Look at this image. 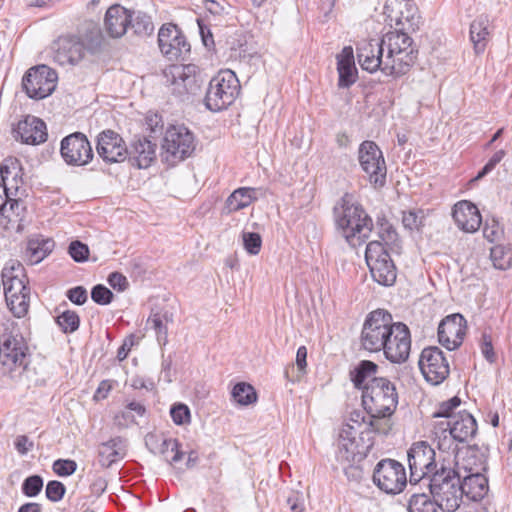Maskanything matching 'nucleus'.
Segmentation results:
<instances>
[{
	"label": "nucleus",
	"instance_id": "1",
	"mask_svg": "<svg viewBox=\"0 0 512 512\" xmlns=\"http://www.w3.org/2000/svg\"><path fill=\"white\" fill-rule=\"evenodd\" d=\"M333 212L337 229L351 246L369 237L373 221L351 194L345 193L334 206Z\"/></svg>",
	"mask_w": 512,
	"mask_h": 512
},
{
	"label": "nucleus",
	"instance_id": "2",
	"mask_svg": "<svg viewBox=\"0 0 512 512\" xmlns=\"http://www.w3.org/2000/svg\"><path fill=\"white\" fill-rule=\"evenodd\" d=\"M409 32L394 30L387 32L381 41L385 53L384 73L395 77L406 74L414 65L418 51Z\"/></svg>",
	"mask_w": 512,
	"mask_h": 512
},
{
	"label": "nucleus",
	"instance_id": "3",
	"mask_svg": "<svg viewBox=\"0 0 512 512\" xmlns=\"http://www.w3.org/2000/svg\"><path fill=\"white\" fill-rule=\"evenodd\" d=\"M462 474L452 468H446L443 464L438 472L428 479L424 485L428 487L431 496L438 501L443 512H455L463 500L461 490Z\"/></svg>",
	"mask_w": 512,
	"mask_h": 512
},
{
	"label": "nucleus",
	"instance_id": "4",
	"mask_svg": "<svg viewBox=\"0 0 512 512\" xmlns=\"http://www.w3.org/2000/svg\"><path fill=\"white\" fill-rule=\"evenodd\" d=\"M362 403L372 417H390L398 404L395 384L385 377H373L363 387Z\"/></svg>",
	"mask_w": 512,
	"mask_h": 512
},
{
	"label": "nucleus",
	"instance_id": "5",
	"mask_svg": "<svg viewBox=\"0 0 512 512\" xmlns=\"http://www.w3.org/2000/svg\"><path fill=\"white\" fill-rule=\"evenodd\" d=\"M165 85L178 97L195 95L204 83L200 68L195 64L170 65L163 71Z\"/></svg>",
	"mask_w": 512,
	"mask_h": 512
},
{
	"label": "nucleus",
	"instance_id": "6",
	"mask_svg": "<svg viewBox=\"0 0 512 512\" xmlns=\"http://www.w3.org/2000/svg\"><path fill=\"white\" fill-rule=\"evenodd\" d=\"M240 92V83L231 70L220 71L209 83L205 105L211 111H220L231 105Z\"/></svg>",
	"mask_w": 512,
	"mask_h": 512
},
{
	"label": "nucleus",
	"instance_id": "7",
	"mask_svg": "<svg viewBox=\"0 0 512 512\" xmlns=\"http://www.w3.org/2000/svg\"><path fill=\"white\" fill-rule=\"evenodd\" d=\"M196 147L193 133L183 125L170 126L162 142V161L174 166L190 157Z\"/></svg>",
	"mask_w": 512,
	"mask_h": 512
},
{
	"label": "nucleus",
	"instance_id": "8",
	"mask_svg": "<svg viewBox=\"0 0 512 512\" xmlns=\"http://www.w3.org/2000/svg\"><path fill=\"white\" fill-rule=\"evenodd\" d=\"M394 321L392 315L382 309L370 312L362 327L361 347L369 352H380L390 335Z\"/></svg>",
	"mask_w": 512,
	"mask_h": 512
},
{
	"label": "nucleus",
	"instance_id": "9",
	"mask_svg": "<svg viewBox=\"0 0 512 512\" xmlns=\"http://www.w3.org/2000/svg\"><path fill=\"white\" fill-rule=\"evenodd\" d=\"M365 260L372 278L383 286H391L396 281V267L383 244L371 241L366 246Z\"/></svg>",
	"mask_w": 512,
	"mask_h": 512
},
{
	"label": "nucleus",
	"instance_id": "10",
	"mask_svg": "<svg viewBox=\"0 0 512 512\" xmlns=\"http://www.w3.org/2000/svg\"><path fill=\"white\" fill-rule=\"evenodd\" d=\"M28 346L21 335L5 332L0 340V365L4 372L21 374L28 366Z\"/></svg>",
	"mask_w": 512,
	"mask_h": 512
},
{
	"label": "nucleus",
	"instance_id": "11",
	"mask_svg": "<svg viewBox=\"0 0 512 512\" xmlns=\"http://www.w3.org/2000/svg\"><path fill=\"white\" fill-rule=\"evenodd\" d=\"M358 161L374 188H382L386 183L387 167L382 151L373 141H364L358 149Z\"/></svg>",
	"mask_w": 512,
	"mask_h": 512
},
{
	"label": "nucleus",
	"instance_id": "12",
	"mask_svg": "<svg viewBox=\"0 0 512 512\" xmlns=\"http://www.w3.org/2000/svg\"><path fill=\"white\" fill-rule=\"evenodd\" d=\"M408 464L411 484L422 482L424 485L434 472L440 470L435 462V451L425 442L412 445L408 451Z\"/></svg>",
	"mask_w": 512,
	"mask_h": 512
},
{
	"label": "nucleus",
	"instance_id": "13",
	"mask_svg": "<svg viewBox=\"0 0 512 512\" xmlns=\"http://www.w3.org/2000/svg\"><path fill=\"white\" fill-rule=\"evenodd\" d=\"M57 73L47 65H37L26 71L22 88L29 98L43 99L51 95L57 85Z\"/></svg>",
	"mask_w": 512,
	"mask_h": 512
},
{
	"label": "nucleus",
	"instance_id": "14",
	"mask_svg": "<svg viewBox=\"0 0 512 512\" xmlns=\"http://www.w3.org/2000/svg\"><path fill=\"white\" fill-rule=\"evenodd\" d=\"M373 482L387 494H398L407 484L405 468L396 460L383 459L374 469Z\"/></svg>",
	"mask_w": 512,
	"mask_h": 512
},
{
	"label": "nucleus",
	"instance_id": "15",
	"mask_svg": "<svg viewBox=\"0 0 512 512\" xmlns=\"http://www.w3.org/2000/svg\"><path fill=\"white\" fill-rule=\"evenodd\" d=\"M384 14L394 30L414 32L419 29L420 16L417 7L409 0H387Z\"/></svg>",
	"mask_w": 512,
	"mask_h": 512
},
{
	"label": "nucleus",
	"instance_id": "16",
	"mask_svg": "<svg viewBox=\"0 0 512 512\" xmlns=\"http://www.w3.org/2000/svg\"><path fill=\"white\" fill-rule=\"evenodd\" d=\"M158 46L161 54L170 61L185 59L191 49L182 30L173 23L163 24L159 29Z\"/></svg>",
	"mask_w": 512,
	"mask_h": 512
},
{
	"label": "nucleus",
	"instance_id": "17",
	"mask_svg": "<svg viewBox=\"0 0 512 512\" xmlns=\"http://www.w3.org/2000/svg\"><path fill=\"white\" fill-rule=\"evenodd\" d=\"M418 365L425 380L434 386L446 380L450 373L448 360L443 351L436 346L422 350Z\"/></svg>",
	"mask_w": 512,
	"mask_h": 512
},
{
	"label": "nucleus",
	"instance_id": "18",
	"mask_svg": "<svg viewBox=\"0 0 512 512\" xmlns=\"http://www.w3.org/2000/svg\"><path fill=\"white\" fill-rule=\"evenodd\" d=\"M60 153L64 161L72 166H84L93 159L92 146L81 132H75L63 138Z\"/></svg>",
	"mask_w": 512,
	"mask_h": 512
},
{
	"label": "nucleus",
	"instance_id": "19",
	"mask_svg": "<svg viewBox=\"0 0 512 512\" xmlns=\"http://www.w3.org/2000/svg\"><path fill=\"white\" fill-rule=\"evenodd\" d=\"M386 338V343L381 350L385 357L392 363L405 362L411 350L409 328L402 322H394L391 333Z\"/></svg>",
	"mask_w": 512,
	"mask_h": 512
},
{
	"label": "nucleus",
	"instance_id": "20",
	"mask_svg": "<svg viewBox=\"0 0 512 512\" xmlns=\"http://www.w3.org/2000/svg\"><path fill=\"white\" fill-rule=\"evenodd\" d=\"M466 332V320L459 314L446 316L438 326V341L446 349H457L463 342Z\"/></svg>",
	"mask_w": 512,
	"mask_h": 512
},
{
	"label": "nucleus",
	"instance_id": "21",
	"mask_svg": "<svg viewBox=\"0 0 512 512\" xmlns=\"http://www.w3.org/2000/svg\"><path fill=\"white\" fill-rule=\"evenodd\" d=\"M486 470L484 465H476L475 467L465 466V474L461 478V490L463 497L471 501H480L488 493V479L483 473Z\"/></svg>",
	"mask_w": 512,
	"mask_h": 512
},
{
	"label": "nucleus",
	"instance_id": "22",
	"mask_svg": "<svg viewBox=\"0 0 512 512\" xmlns=\"http://www.w3.org/2000/svg\"><path fill=\"white\" fill-rule=\"evenodd\" d=\"M53 59L61 66L75 65L79 63L84 55V46L79 36L65 35L54 42Z\"/></svg>",
	"mask_w": 512,
	"mask_h": 512
},
{
	"label": "nucleus",
	"instance_id": "23",
	"mask_svg": "<svg viewBox=\"0 0 512 512\" xmlns=\"http://www.w3.org/2000/svg\"><path fill=\"white\" fill-rule=\"evenodd\" d=\"M96 150L109 163L124 161L128 153L122 137L112 130H105L98 135Z\"/></svg>",
	"mask_w": 512,
	"mask_h": 512
},
{
	"label": "nucleus",
	"instance_id": "24",
	"mask_svg": "<svg viewBox=\"0 0 512 512\" xmlns=\"http://www.w3.org/2000/svg\"><path fill=\"white\" fill-rule=\"evenodd\" d=\"M356 51L358 63L363 70L370 73L378 70L384 72L385 53L380 40H361L357 44Z\"/></svg>",
	"mask_w": 512,
	"mask_h": 512
},
{
	"label": "nucleus",
	"instance_id": "25",
	"mask_svg": "<svg viewBox=\"0 0 512 512\" xmlns=\"http://www.w3.org/2000/svg\"><path fill=\"white\" fill-rule=\"evenodd\" d=\"M19 172H21V167L15 158L6 160L0 167V214L3 216L6 214L8 204L10 210H13L14 206H18V201L12 198L14 193L12 187L9 186V178L12 177L13 180H16Z\"/></svg>",
	"mask_w": 512,
	"mask_h": 512
},
{
	"label": "nucleus",
	"instance_id": "26",
	"mask_svg": "<svg viewBox=\"0 0 512 512\" xmlns=\"http://www.w3.org/2000/svg\"><path fill=\"white\" fill-rule=\"evenodd\" d=\"M361 441L362 438H356L339 432L336 444L337 461L340 464L362 462L366 458L370 446L364 445Z\"/></svg>",
	"mask_w": 512,
	"mask_h": 512
},
{
	"label": "nucleus",
	"instance_id": "27",
	"mask_svg": "<svg viewBox=\"0 0 512 512\" xmlns=\"http://www.w3.org/2000/svg\"><path fill=\"white\" fill-rule=\"evenodd\" d=\"M13 132L16 140L30 145L41 144L48 136L45 122L30 115L19 121Z\"/></svg>",
	"mask_w": 512,
	"mask_h": 512
},
{
	"label": "nucleus",
	"instance_id": "28",
	"mask_svg": "<svg viewBox=\"0 0 512 512\" xmlns=\"http://www.w3.org/2000/svg\"><path fill=\"white\" fill-rule=\"evenodd\" d=\"M6 303L17 318L24 317L29 310L30 288L25 282L14 281L4 289Z\"/></svg>",
	"mask_w": 512,
	"mask_h": 512
},
{
	"label": "nucleus",
	"instance_id": "29",
	"mask_svg": "<svg viewBox=\"0 0 512 512\" xmlns=\"http://www.w3.org/2000/svg\"><path fill=\"white\" fill-rule=\"evenodd\" d=\"M452 217L459 229L469 233L477 231L482 223L478 208L467 200L454 205Z\"/></svg>",
	"mask_w": 512,
	"mask_h": 512
},
{
	"label": "nucleus",
	"instance_id": "30",
	"mask_svg": "<svg viewBox=\"0 0 512 512\" xmlns=\"http://www.w3.org/2000/svg\"><path fill=\"white\" fill-rule=\"evenodd\" d=\"M156 147L146 137H135L128 148L127 158L139 169L148 168L156 159Z\"/></svg>",
	"mask_w": 512,
	"mask_h": 512
},
{
	"label": "nucleus",
	"instance_id": "31",
	"mask_svg": "<svg viewBox=\"0 0 512 512\" xmlns=\"http://www.w3.org/2000/svg\"><path fill=\"white\" fill-rule=\"evenodd\" d=\"M130 21V10L121 5H113L107 9L105 14V31L111 38H120L127 32Z\"/></svg>",
	"mask_w": 512,
	"mask_h": 512
},
{
	"label": "nucleus",
	"instance_id": "32",
	"mask_svg": "<svg viewBox=\"0 0 512 512\" xmlns=\"http://www.w3.org/2000/svg\"><path fill=\"white\" fill-rule=\"evenodd\" d=\"M450 430L452 437L460 443L469 441L477 432V423L475 418L466 411H461L453 420L444 422Z\"/></svg>",
	"mask_w": 512,
	"mask_h": 512
},
{
	"label": "nucleus",
	"instance_id": "33",
	"mask_svg": "<svg viewBox=\"0 0 512 512\" xmlns=\"http://www.w3.org/2000/svg\"><path fill=\"white\" fill-rule=\"evenodd\" d=\"M337 71L339 74V87L348 88L356 82L357 69L351 46H345L337 55Z\"/></svg>",
	"mask_w": 512,
	"mask_h": 512
},
{
	"label": "nucleus",
	"instance_id": "34",
	"mask_svg": "<svg viewBox=\"0 0 512 512\" xmlns=\"http://www.w3.org/2000/svg\"><path fill=\"white\" fill-rule=\"evenodd\" d=\"M262 194L261 188L240 187L234 190L226 199L224 209L228 214L237 212L250 206Z\"/></svg>",
	"mask_w": 512,
	"mask_h": 512
},
{
	"label": "nucleus",
	"instance_id": "35",
	"mask_svg": "<svg viewBox=\"0 0 512 512\" xmlns=\"http://www.w3.org/2000/svg\"><path fill=\"white\" fill-rule=\"evenodd\" d=\"M125 441L121 437H114L99 445L98 459L104 468H109L113 463L124 458L126 453Z\"/></svg>",
	"mask_w": 512,
	"mask_h": 512
},
{
	"label": "nucleus",
	"instance_id": "36",
	"mask_svg": "<svg viewBox=\"0 0 512 512\" xmlns=\"http://www.w3.org/2000/svg\"><path fill=\"white\" fill-rule=\"evenodd\" d=\"M54 246L51 238L33 237L27 242L25 256L31 265L38 264L53 251Z\"/></svg>",
	"mask_w": 512,
	"mask_h": 512
},
{
	"label": "nucleus",
	"instance_id": "37",
	"mask_svg": "<svg viewBox=\"0 0 512 512\" xmlns=\"http://www.w3.org/2000/svg\"><path fill=\"white\" fill-rule=\"evenodd\" d=\"M489 35V19L485 15H480L470 25V41L476 54L484 52L489 42Z\"/></svg>",
	"mask_w": 512,
	"mask_h": 512
},
{
	"label": "nucleus",
	"instance_id": "38",
	"mask_svg": "<svg viewBox=\"0 0 512 512\" xmlns=\"http://www.w3.org/2000/svg\"><path fill=\"white\" fill-rule=\"evenodd\" d=\"M366 414V411H352L346 422L342 425L339 432L356 438H361L360 435L367 433L369 425H372L371 423L367 424Z\"/></svg>",
	"mask_w": 512,
	"mask_h": 512
},
{
	"label": "nucleus",
	"instance_id": "39",
	"mask_svg": "<svg viewBox=\"0 0 512 512\" xmlns=\"http://www.w3.org/2000/svg\"><path fill=\"white\" fill-rule=\"evenodd\" d=\"M172 321V315L168 312H153L147 320V326L155 331L157 341L165 346L168 342L167 323Z\"/></svg>",
	"mask_w": 512,
	"mask_h": 512
},
{
	"label": "nucleus",
	"instance_id": "40",
	"mask_svg": "<svg viewBox=\"0 0 512 512\" xmlns=\"http://www.w3.org/2000/svg\"><path fill=\"white\" fill-rule=\"evenodd\" d=\"M378 365L370 360H362L351 372V380L355 387L362 389L373 377H377Z\"/></svg>",
	"mask_w": 512,
	"mask_h": 512
},
{
	"label": "nucleus",
	"instance_id": "41",
	"mask_svg": "<svg viewBox=\"0 0 512 512\" xmlns=\"http://www.w3.org/2000/svg\"><path fill=\"white\" fill-rule=\"evenodd\" d=\"M438 501L429 493H413L408 504V512H438Z\"/></svg>",
	"mask_w": 512,
	"mask_h": 512
},
{
	"label": "nucleus",
	"instance_id": "42",
	"mask_svg": "<svg viewBox=\"0 0 512 512\" xmlns=\"http://www.w3.org/2000/svg\"><path fill=\"white\" fill-rule=\"evenodd\" d=\"M129 28L138 36H148L154 31L151 17L142 11H131Z\"/></svg>",
	"mask_w": 512,
	"mask_h": 512
},
{
	"label": "nucleus",
	"instance_id": "43",
	"mask_svg": "<svg viewBox=\"0 0 512 512\" xmlns=\"http://www.w3.org/2000/svg\"><path fill=\"white\" fill-rule=\"evenodd\" d=\"M80 39L83 43L84 51L96 52L101 48L104 37L100 27L97 24L90 23Z\"/></svg>",
	"mask_w": 512,
	"mask_h": 512
},
{
	"label": "nucleus",
	"instance_id": "44",
	"mask_svg": "<svg viewBox=\"0 0 512 512\" xmlns=\"http://www.w3.org/2000/svg\"><path fill=\"white\" fill-rule=\"evenodd\" d=\"M3 289L9 287L14 281L25 282V273L23 265L17 260H9L2 270Z\"/></svg>",
	"mask_w": 512,
	"mask_h": 512
},
{
	"label": "nucleus",
	"instance_id": "45",
	"mask_svg": "<svg viewBox=\"0 0 512 512\" xmlns=\"http://www.w3.org/2000/svg\"><path fill=\"white\" fill-rule=\"evenodd\" d=\"M490 258L496 269L506 270L512 266V249L504 245L491 248Z\"/></svg>",
	"mask_w": 512,
	"mask_h": 512
},
{
	"label": "nucleus",
	"instance_id": "46",
	"mask_svg": "<svg viewBox=\"0 0 512 512\" xmlns=\"http://www.w3.org/2000/svg\"><path fill=\"white\" fill-rule=\"evenodd\" d=\"M232 398L240 405H249L257 400V394L254 387L245 382L237 383L232 392Z\"/></svg>",
	"mask_w": 512,
	"mask_h": 512
},
{
	"label": "nucleus",
	"instance_id": "47",
	"mask_svg": "<svg viewBox=\"0 0 512 512\" xmlns=\"http://www.w3.org/2000/svg\"><path fill=\"white\" fill-rule=\"evenodd\" d=\"M55 321L61 331L65 334H70L78 330L80 326V317L73 310H65L59 313Z\"/></svg>",
	"mask_w": 512,
	"mask_h": 512
},
{
	"label": "nucleus",
	"instance_id": "48",
	"mask_svg": "<svg viewBox=\"0 0 512 512\" xmlns=\"http://www.w3.org/2000/svg\"><path fill=\"white\" fill-rule=\"evenodd\" d=\"M163 448L160 447L157 452L169 463H177L182 457L183 453L179 450L180 444L177 439L167 438L163 441Z\"/></svg>",
	"mask_w": 512,
	"mask_h": 512
},
{
	"label": "nucleus",
	"instance_id": "49",
	"mask_svg": "<svg viewBox=\"0 0 512 512\" xmlns=\"http://www.w3.org/2000/svg\"><path fill=\"white\" fill-rule=\"evenodd\" d=\"M437 442V448L441 451L454 450V437L450 434V430L446 427L444 422H439L435 427V439Z\"/></svg>",
	"mask_w": 512,
	"mask_h": 512
},
{
	"label": "nucleus",
	"instance_id": "50",
	"mask_svg": "<svg viewBox=\"0 0 512 512\" xmlns=\"http://www.w3.org/2000/svg\"><path fill=\"white\" fill-rule=\"evenodd\" d=\"M461 400L459 397L454 396L451 399L439 404L437 410L433 413L434 418H449L453 420L456 414H453L454 409L460 406Z\"/></svg>",
	"mask_w": 512,
	"mask_h": 512
},
{
	"label": "nucleus",
	"instance_id": "51",
	"mask_svg": "<svg viewBox=\"0 0 512 512\" xmlns=\"http://www.w3.org/2000/svg\"><path fill=\"white\" fill-rule=\"evenodd\" d=\"M424 214L422 210L404 211L402 216L403 226L410 230H419L423 225Z\"/></svg>",
	"mask_w": 512,
	"mask_h": 512
},
{
	"label": "nucleus",
	"instance_id": "52",
	"mask_svg": "<svg viewBox=\"0 0 512 512\" xmlns=\"http://www.w3.org/2000/svg\"><path fill=\"white\" fill-rule=\"evenodd\" d=\"M242 241L245 250L251 255H257L262 246L260 234L256 232H242Z\"/></svg>",
	"mask_w": 512,
	"mask_h": 512
},
{
	"label": "nucleus",
	"instance_id": "53",
	"mask_svg": "<svg viewBox=\"0 0 512 512\" xmlns=\"http://www.w3.org/2000/svg\"><path fill=\"white\" fill-rule=\"evenodd\" d=\"M43 488V479L39 475L27 477L22 484V492L28 497L37 496Z\"/></svg>",
	"mask_w": 512,
	"mask_h": 512
},
{
	"label": "nucleus",
	"instance_id": "54",
	"mask_svg": "<svg viewBox=\"0 0 512 512\" xmlns=\"http://www.w3.org/2000/svg\"><path fill=\"white\" fill-rule=\"evenodd\" d=\"M379 242L383 244V247H394L397 246L398 234L395 229L388 222L382 223L379 230Z\"/></svg>",
	"mask_w": 512,
	"mask_h": 512
},
{
	"label": "nucleus",
	"instance_id": "55",
	"mask_svg": "<svg viewBox=\"0 0 512 512\" xmlns=\"http://www.w3.org/2000/svg\"><path fill=\"white\" fill-rule=\"evenodd\" d=\"M113 293L106 286L98 284L91 290L92 300L99 305H108L113 300Z\"/></svg>",
	"mask_w": 512,
	"mask_h": 512
},
{
	"label": "nucleus",
	"instance_id": "56",
	"mask_svg": "<svg viewBox=\"0 0 512 512\" xmlns=\"http://www.w3.org/2000/svg\"><path fill=\"white\" fill-rule=\"evenodd\" d=\"M68 253L75 262H84L88 259L89 248L86 244L76 240L70 243Z\"/></svg>",
	"mask_w": 512,
	"mask_h": 512
},
{
	"label": "nucleus",
	"instance_id": "57",
	"mask_svg": "<svg viewBox=\"0 0 512 512\" xmlns=\"http://www.w3.org/2000/svg\"><path fill=\"white\" fill-rule=\"evenodd\" d=\"M170 415L176 425H184L190 422V410L185 404H176L171 407Z\"/></svg>",
	"mask_w": 512,
	"mask_h": 512
},
{
	"label": "nucleus",
	"instance_id": "58",
	"mask_svg": "<svg viewBox=\"0 0 512 512\" xmlns=\"http://www.w3.org/2000/svg\"><path fill=\"white\" fill-rule=\"evenodd\" d=\"M77 469V463L70 459H58L53 463V471L62 477L72 475Z\"/></svg>",
	"mask_w": 512,
	"mask_h": 512
},
{
	"label": "nucleus",
	"instance_id": "59",
	"mask_svg": "<svg viewBox=\"0 0 512 512\" xmlns=\"http://www.w3.org/2000/svg\"><path fill=\"white\" fill-rule=\"evenodd\" d=\"M66 488L63 483L53 480L49 481L46 485V497L52 502L60 501L65 494Z\"/></svg>",
	"mask_w": 512,
	"mask_h": 512
},
{
	"label": "nucleus",
	"instance_id": "60",
	"mask_svg": "<svg viewBox=\"0 0 512 512\" xmlns=\"http://www.w3.org/2000/svg\"><path fill=\"white\" fill-rule=\"evenodd\" d=\"M343 466L344 473L349 481L360 482L363 478V469L361 462H346L341 464Z\"/></svg>",
	"mask_w": 512,
	"mask_h": 512
},
{
	"label": "nucleus",
	"instance_id": "61",
	"mask_svg": "<svg viewBox=\"0 0 512 512\" xmlns=\"http://www.w3.org/2000/svg\"><path fill=\"white\" fill-rule=\"evenodd\" d=\"M505 150H498L493 154V156L489 159V161L484 165V167L478 172L475 180H479L490 173L495 166L505 157Z\"/></svg>",
	"mask_w": 512,
	"mask_h": 512
},
{
	"label": "nucleus",
	"instance_id": "62",
	"mask_svg": "<svg viewBox=\"0 0 512 512\" xmlns=\"http://www.w3.org/2000/svg\"><path fill=\"white\" fill-rule=\"evenodd\" d=\"M387 417H372L371 414L367 415V424L371 423L372 425H369V428L367 429L368 432H377V433H387L389 430V426L387 424V420H385Z\"/></svg>",
	"mask_w": 512,
	"mask_h": 512
},
{
	"label": "nucleus",
	"instance_id": "63",
	"mask_svg": "<svg viewBox=\"0 0 512 512\" xmlns=\"http://www.w3.org/2000/svg\"><path fill=\"white\" fill-rule=\"evenodd\" d=\"M66 296L76 305H83L88 299L87 290L83 286H76L69 289Z\"/></svg>",
	"mask_w": 512,
	"mask_h": 512
},
{
	"label": "nucleus",
	"instance_id": "64",
	"mask_svg": "<svg viewBox=\"0 0 512 512\" xmlns=\"http://www.w3.org/2000/svg\"><path fill=\"white\" fill-rule=\"evenodd\" d=\"M167 438L164 437L163 435H157V434H154V433H149L146 435L145 437V444L147 446V448L153 453V454H157V452L159 451V448L160 447H164L163 446V441L166 440Z\"/></svg>",
	"mask_w": 512,
	"mask_h": 512
}]
</instances>
